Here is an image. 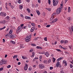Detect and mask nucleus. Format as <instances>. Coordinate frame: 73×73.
Masks as SVG:
<instances>
[{
    "mask_svg": "<svg viewBox=\"0 0 73 73\" xmlns=\"http://www.w3.org/2000/svg\"><path fill=\"white\" fill-rule=\"evenodd\" d=\"M58 4V0H53V5L54 7L57 6Z\"/></svg>",
    "mask_w": 73,
    "mask_h": 73,
    "instance_id": "obj_1",
    "label": "nucleus"
},
{
    "mask_svg": "<svg viewBox=\"0 0 73 73\" xmlns=\"http://www.w3.org/2000/svg\"><path fill=\"white\" fill-rule=\"evenodd\" d=\"M31 35H30V36H27V37L25 38V41L26 42H28L30 41V39L31 38Z\"/></svg>",
    "mask_w": 73,
    "mask_h": 73,
    "instance_id": "obj_2",
    "label": "nucleus"
},
{
    "mask_svg": "<svg viewBox=\"0 0 73 73\" xmlns=\"http://www.w3.org/2000/svg\"><path fill=\"white\" fill-rule=\"evenodd\" d=\"M62 9L61 8H58L57 9L56 11V13L57 15H58V14H60V12H61V11L62 10Z\"/></svg>",
    "mask_w": 73,
    "mask_h": 73,
    "instance_id": "obj_3",
    "label": "nucleus"
},
{
    "mask_svg": "<svg viewBox=\"0 0 73 73\" xmlns=\"http://www.w3.org/2000/svg\"><path fill=\"white\" fill-rule=\"evenodd\" d=\"M23 27H21V26H19L18 27V29L17 30V31H18V32H21V29H23Z\"/></svg>",
    "mask_w": 73,
    "mask_h": 73,
    "instance_id": "obj_4",
    "label": "nucleus"
},
{
    "mask_svg": "<svg viewBox=\"0 0 73 73\" xmlns=\"http://www.w3.org/2000/svg\"><path fill=\"white\" fill-rule=\"evenodd\" d=\"M0 15L1 16L5 17L6 16V13L3 12H1L0 13Z\"/></svg>",
    "mask_w": 73,
    "mask_h": 73,
    "instance_id": "obj_5",
    "label": "nucleus"
},
{
    "mask_svg": "<svg viewBox=\"0 0 73 73\" xmlns=\"http://www.w3.org/2000/svg\"><path fill=\"white\" fill-rule=\"evenodd\" d=\"M39 66L40 69H43V68H45V66L42 64H39Z\"/></svg>",
    "mask_w": 73,
    "mask_h": 73,
    "instance_id": "obj_6",
    "label": "nucleus"
},
{
    "mask_svg": "<svg viewBox=\"0 0 73 73\" xmlns=\"http://www.w3.org/2000/svg\"><path fill=\"white\" fill-rule=\"evenodd\" d=\"M10 37L11 38H12V39L15 38L16 37V35L11 34Z\"/></svg>",
    "mask_w": 73,
    "mask_h": 73,
    "instance_id": "obj_7",
    "label": "nucleus"
},
{
    "mask_svg": "<svg viewBox=\"0 0 73 73\" xmlns=\"http://www.w3.org/2000/svg\"><path fill=\"white\" fill-rule=\"evenodd\" d=\"M57 20H58V19L56 18L55 19H54L53 21H52V23H54L55 22H56L57 21Z\"/></svg>",
    "mask_w": 73,
    "mask_h": 73,
    "instance_id": "obj_8",
    "label": "nucleus"
},
{
    "mask_svg": "<svg viewBox=\"0 0 73 73\" xmlns=\"http://www.w3.org/2000/svg\"><path fill=\"white\" fill-rule=\"evenodd\" d=\"M24 69L25 70H27V69H28V64H25V65L24 67Z\"/></svg>",
    "mask_w": 73,
    "mask_h": 73,
    "instance_id": "obj_9",
    "label": "nucleus"
},
{
    "mask_svg": "<svg viewBox=\"0 0 73 73\" xmlns=\"http://www.w3.org/2000/svg\"><path fill=\"white\" fill-rule=\"evenodd\" d=\"M63 63L64 64H65L64 65V66H67V63L66 62V61L65 60H64L63 61Z\"/></svg>",
    "mask_w": 73,
    "mask_h": 73,
    "instance_id": "obj_10",
    "label": "nucleus"
},
{
    "mask_svg": "<svg viewBox=\"0 0 73 73\" xmlns=\"http://www.w3.org/2000/svg\"><path fill=\"white\" fill-rule=\"evenodd\" d=\"M25 19H27L28 20H31V18L30 17L26 16H25Z\"/></svg>",
    "mask_w": 73,
    "mask_h": 73,
    "instance_id": "obj_11",
    "label": "nucleus"
},
{
    "mask_svg": "<svg viewBox=\"0 0 73 73\" xmlns=\"http://www.w3.org/2000/svg\"><path fill=\"white\" fill-rule=\"evenodd\" d=\"M59 65H60V62L58 61L56 62V67L58 68L59 66Z\"/></svg>",
    "mask_w": 73,
    "mask_h": 73,
    "instance_id": "obj_12",
    "label": "nucleus"
},
{
    "mask_svg": "<svg viewBox=\"0 0 73 73\" xmlns=\"http://www.w3.org/2000/svg\"><path fill=\"white\" fill-rule=\"evenodd\" d=\"M23 5H19V9H23Z\"/></svg>",
    "mask_w": 73,
    "mask_h": 73,
    "instance_id": "obj_13",
    "label": "nucleus"
},
{
    "mask_svg": "<svg viewBox=\"0 0 73 73\" xmlns=\"http://www.w3.org/2000/svg\"><path fill=\"white\" fill-rule=\"evenodd\" d=\"M45 54L46 57H48L49 56V53L48 52H46Z\"/></svg>",
    "mask_w": 73,
    "mask_h": 73,
    "instance_id": "obj_14",
    "label": "nucleus"
},
{
    "mask_svg": "<svg viewBox=\"0 0 73 73\" xmlns=\"http://www.w3.org/2000/svg\"><path fill=\"white\" fill-rule=\"evenodd\" d=\"M36 12L37 13L38 15H40V12L38 10H37L36 11Z\"/></svg>",
    "mask_w": 73,
    "mask_h": 73,
    "instance_id": "obj_15",
    "label": "nucleus"
},
{
    "mask_svg": "<svg viewBox=\"0 0 73 73\" xmlns=\"http://www.w3.org/2000/svg\"><path fill=\"white\" fill-rule=\"evenodd\" d=\"M34 30H35V28L33 27H32L30 29V31L32 32H33V31H34Z\"/></svg>",
    "mask_w": 73,
    "mask_h": 73,
    "instance_id": "obj_16",
    "label": "nucleus"
},
{
    "mask_svg": "<svg viewBox=\"0 0 73 73\" xmlns=\"http://www.w3.org/2000/svg\"><path fill=\"white\" fill-rule=\"evenodd\" d=\"M33 54L31 55V57H35V52H33L32 53Z\"/></svg>",
    "mask_w": 73,
    "mask_h": 73,
    "instance_id": "obj_17",
    "label": "nucleus"
},
{
    "mask_svg": "<svg viewBox=\"0 0 73 73\" xmlns=\"http://www.w3.org/2000/svg\"><path fill=\"white\" fill-rule=\"evenodd\" d=\"M7 62H0V64L1 65H3V64H7Z\"/></svg>",
    "mask_w": 73,
    "mask_h": 73,
    "instance_id": "obj_18",
    "label": "nucleus"
},
{
    "mask_svg": "<svg viewBox=\"0 0 73 73\" xmlns=\"http://www.w3.org/2000/svg\"><path fill=\"white\" fill-rule=\"evenodd\" d=\"M54 17H53L52 16L51 17L50 19V21H52V20H53V19Z\"/></svg>",
    "mask_w": 73,
    "mask_h": 73,
    "instance_id": "obj_19",
    "label": "nucleus"
},
{
    "mask_svg": "<svg viewBox=\"0 0 73 73\" xmlns=\"http://www.w3.org/2000/svg\"><path fill=\"white\" fill-rule=\"evenodd\" d=\"M64 53L65 54H67L68 55H69V54H70V53H69V52H68L67 51H65Z\"/></svg>",
    "mask_w": 73,
    "mask_h": 73,
    "instance_id": "obj_20",
    "label": "nucleus"
},
{
    "mask_svg": "<svg viewBox=\"0 0 73 73\" xmlns=\"http://www.w3.org/2000/svg\"><path fill=\"white\" fill-rule=\"evenodd\" d=\"M27 10L29 13H31V10H30L29 9L27 8Z\"/></svg>",
    "mask_w": 73,
    "mask_h": 73,
    "instance_id": "obj_21",
    "label": "nucleus"
},
{
    "mask_svg": "<svg viewBox=\"0 0 73 73\" xmlns=\"http://www.w3.org/2000/svg\"><path fill=\"white\" fill-rule=\"evenodd\" d=\"M68 42V41L67 40H64V44H67Z\"/></svg>",
    "mask_w": 73,
    "mask_h": 73,
    "instance_id": "obj_22",
    "label": "nucleus"
},
{
    "mask_svg": "<svg viewBox=\"0 0 73 73\" xmlns=\"http://www.w3.org/2000/svg\"><path fill=\"white\" fill-rule=\"evenodd\" d=\"M43 62L44 64H46L47 63H48V61L46 60H44L43 61Z\"/></svg>",
    "mask_w": 73,
    "mask_h": 73,
    "instance_id": "obj_23",
    "label": "nucleus"
},
{
    "mask_svg": "<svg viewBox=\"0 0 73 73\" xmlns=\"http://www.w3.org/2000/svg\"><path fill=\"white\" fill-rule=\"evenodd\" d=\"M17 57H18V55H14L13 56V58L15 59V58H17Z\"/></svg>",
    "mask_w": 73,
    "mask_h": 73,
    "instance_id": "obj_24",
    "label": "nucleus"
},
{
    "mask_svg": "<svg viewBox=\"0 0 73 73\" xmlns=\"http://www.w3.org/2000/svg\"><path fill=\"white\" fill-rule=\"evenodd\" d=\"M31 45L32 46H36V44H35L31 43Z\"/></svg>",
    "mask_w": 73,
    "mask_h": 73,
    "instance_id": "obj_25",
    "label": "nucleus"
},
{
    "mask_svg": "<svg viewBox=\"0 0 73 73\" xmlns=\"http://www.w3.org/2000/svg\"><path fill=\"white\" fill-rule=\"evenodd\" d=\"M33 69V68L32 67H29V70L30 71H31V70H32Z\"/></svg>",
    "mask_w": 73,
    "mask_h": 73,
    "instance_id": "obj_26",
    "label": "nucleus"
},
{
    "mask_svg": "<svg viewBox=\"0 0 73 73\" xmlns=\"http://www.w3.org/2000/svg\"><path fill=\"white\" fill-rule=\"evenodd\" d=\"M5 26H4L2 28H0V31H1V30H3V29H5Z\"/></svg>",
    "mask_w": 73,
    "mask_h": 73,
    "instance_id": "obj_27",
    "label": "nucleus"
},
{
    "mask_svg": "<svg viewBox=\"0 0 73 73\" xmlns=\"http://www.w3.org/2000/svg\"><path fill=\"white\" fill-rule=\"evenodd\" d=\"M11 36V34L10 35V34L8 33L6 35V36H9L10 37V36Z\"/></svg>",
    "mask_w": 73,
    "mask_h": 73,
    "instance_id": "obj_28",
    "label": "nucleus"
},
{
    "mask_svg": "<svg viewBox=\"0 0 73 73\" xmlns=\"http://www.w3.org/2000/svg\"><path fill=\"white\" fill-rule=\"evenodd\" d=\"M63 58L62 57H60L58 58V59H57V61H60V60H61V59H62Z\"/></svg>",
    "mask_w": 73,
    "mask_h": 73,
    "instance_id": "obj_29",
    "label": "nucleus"
},
{
    "mask_svg": "<svg viewBox=\"0 0 73 73\" xmlns=\"http://www.w3.org/2000/svg\"><path fill=\"white\" fill-rule=\"evenodd\" d=\"M56 15V13H54L52 15V16H53V17H55V15Z\"/></svg>",
    "mask_w": 73,
    "mask_h": 73,
    "instance_id": "obj_30",
    "label": "nucleus"
},
{
    "mask_svg": "<svg viewBox=\"0 0 73 73\" xmlns=\"http://www.w3.org/2000/svg\"><path fill=\"white\" fill-rule=\"evenodd\" d=\"M56 50H57L58 51V52H62V51L60 50V49H56Z\"/></svg>",
    "mask_w": 73,
    "mask_h": 73,
    "instance_id": "obj_31",
    "label": "nucleus"
},
{
    "mask_svg": "<svg viewBox=\"0 0 73 73\" xmlns=\"http://www.w3.org/2000/svg\"><path fill=\"white\" fill-rule=\"evenodd\" d=\"M10 42H11L12 44H15V42L14 41L11 40Z\"/></svg>",
    "mask_w": 73,
    "mask_h": 73,
    "instance_id": "obj_32",
    "label": "nucleus"
},
{
    "mask_svg": "<svg viewBox=\"0 0 73 73\" xmlns=\"http://www.w3.org/2000/svg\"><path fill=\"white\" fill-rule=\"evenodd\" d=\"M68 12H70V7H69L68 8Z\"/></svg>",
    "mask_w": 73,
    "mask_h": 73,
    "instance_id": "obj_33",
    "label": "nucleus"
},
{
    "mask_svg": "<svg viewBox=\"0 0 73 73\" xmlns=\"http://www.w3.org/2000/svg\"><path fill=\"white\" fill-rule=\"evenodd\" d=\"M18 3L19 4H21V0H18Z\"/></svg>",
    "mask_w": 73,
    "mask_h": 73,
    "instance_id": "obj_34",
    "label": "nucleus"
},
{
    "mask_svg": "<svg viewBox=\"0 0 73 73\" xmlns=\"http://www.w3.org/2000/svg\"><path fill=\"white\" fill-rule=\"evenodd\" d=\"M13 32V31H12V30H11L9 32V33H10V34H11V33H12V32Z\"/></svg>",
    "mask_w": 73,
    "mask_h": 73,
    "instance_id": "obj_35",
    "label": "nucleus"
},
{
    "mask_svg": "<svg viewBox=\"0 0 73 73\" xmlns=\"http://www.w3.org/2000/svg\"><path fill=\"white\" fill-rule=\"evenodd\" d=\"M60 5L61 6H60V8H61L62 9V7H63L62 6H63V4L61 3L60 4Z\"/></svg>",
    "mask_w": 73,
    "mask_h": 73,
    "instance_id": "obj_36",
    "label": "nucleus"
},
{
    "mask_svg": "<svg viewBox=\"0 0 73 73\" xmlns=\"http://www.w3.org/2000/svg\"><path fill=\"white\" fill-rule=\"evenodd\" d=\"M51 62V59H49L48 61V64H49V63H50Z\"/></svg>",
    "mask_w": 73,
    "mask_h": 73,
    "instance_id": "obj_37",
    "label": "nucleus"
},
{
    "mask_svg": "<svg viewBox=\"0 0 73 73\" xmlns=\"http://www.w3.org/2000/svg\"><path fill=\"white\" fill-rule=\"evenodd\" d=\"M48 3L49 5H50V3H51V1L50 0H48Z\"/></svg>",
    "mask_w": 73,
    "mask_h": 73,
    "instance_id": "obj_38",
    "label": "nucleus"
},
{
    "mask_svg": "<svg viewBox=\"0 0 73 73\" xmlns=\"http://www.w3.org/2000/svg\"><path fill=\"white\" fill-rule=\"evenodd\" d=\"M70 65L71 68H73V65L72 64H70Z\"/></svg>",
    "mask_w": 73,
    "mask_h": 73,
    "instance_id": "obj_39",
    "label": "nucleus"
},
{
    "mask_svg": "<svg viewBox=\"0 0 73 73\" xmlns=\"http://www.w3.org/2000/svg\"><path fill=\"white\" fill-rule=\"evenodd\" d=\"M31 25L33 27H34V26L35 25V24L33 23H31Z\"/></svg>",
    "mask_w": 73,
    "mask_h": 73,
    "instance_id": "obj_40",
    "label": "nucleus"
},
{
    "mask_svg": "<svg viewBox=\"0 0 73 73\" xmlns=\"http://www.w3.org/2000/svg\"><path fill=\"white\" fill-rule=\"evenodd\" d=\"M50 25H46V27L47 28H49V27H50Z\"/></svg>",
    "mask_w": 73,
    "mask_h": 73,
    "instance_id": "obj_41",
    "label": "nucleus"
},
{
    "mask_svg": "<svg viewBox=\"0 0 73 73\" xmlns=\"http://www.w3.org/2000/svg\"><path fill=\"white\" fill-rule=\"evenodd\" d=\"M11 67V65H9L7 66V68H10Z\"/></svg>",
    "mask_w": 73,
    "mask_h": 73,
    "instance_id": "obj_42",
    "label": "nucleus"
},
{
    "mask_svg": "<svg viewBox=\"0 0 73 73\" xmlns=\"http://www.w3.org/2000/svg\"><path fill=\"white\" fill-rule=\"evenodd\" d=\"M23 26H24V24H22L21 25L20 27H21V28H23Z\"/></svg>",
    "mask_w": 73,
    "mask_h": 73,
    "instance_id": "obj_43",
    "label": "nucleus"
},
{
    "mask_svg": "<svg viewBox=\"0 0 73 73\" xmlns=\"http://www.w3.org/2000/svg\"><path fill=\"white\" fill-rule=\"evenodd\" d=\"M44 40H45V41H47V38H46V37H45L44 38Z\"/></svg>",
    "mask_w": 73,
    "mask_h": 73,
    "instance_id": "obj_44",
    "label": "nucleus"
},
{
    "mask_svg": "<svg viewBox=\"0 0 73 73\" xmlns=\"http://www.w3.org/2000/svg\"><path fill=\"white\" fill-rule=\"evenodd\" d=\"M64 40H61L60 41V42L61 44H62L63 43H64Z\"/></svg>",
    "mask_w": 73,
    "mask_h": 73,
    "instance_id": "obj_45",
    "label": "nucleus"
},
{
    "mask_svg": "<svg viewBox=\"0 0 73 73\" xmlns=\"http://www.w3.org/2000/svg\"><path fill=\"white\" fill-rule=\"evenodd\" d=\"M5 8L6 10H9V8L5 6Z\"/></svg>",
    "mask_w": 73,
    "mask_h": 73,
    "instance_id": "obj_46",
    "label": "nucleus"
},
{
    "mask_svg": "<svg viewBox=\"0 0 73 73\" xmlns=\"http://www.w3.org/2000/svg\"><path fill=\"white\" fill-rule=\"evenodd\" d=\"M53 62H54L55 61H56V59L54 58H53Z\"/></svg>",
    "mask_w": 73,
    "mask_h": 73,
    "instance_id": "obj_47",
    "label": "nucleus"
},
{
    "mask_svg": "<svg viewBox=\"0 0 73 73\" xmlns=\"http://www.w3.org/2000/svg\"><path fill=\"white\" fill-rule=\"evenodd\" d=\"M47 10L48 11H49V12H50V11H51V9L50 8H48L47 9Z\"/></svg>",
    "mask_w": 73,
    "mask_h": 73,
    "instance_id": "obj_48",
    "label": "nucleus"
},
{
    "mask_svg": "<svg viewBox=\"0 0 73 73\" xmlns=\"http://www.w3.org/2000/svg\"><path fill=\"white\" fill-rule=\"evenodd\" d=\"M53 69V67H50V70H52V69Z\"/></svg>",
    "mask_w": 73,
    "mask_h": 73,
    "instance_id": "obj_49",
    "label": "nucleus"
},
{
    "mask_svg": "<svg viewBox=\"0 0 73 73\" xmlns=\"http://www.w3.org/2000/svg\"><path fill=\"white\" fill-rule=\"evenodd\" d=\"M67 19L68 20H69V21H70V20H71L70 18V17H68L67 18Z\"/></svg>",
    "mask_w": 73,
    "mask_h": 73,
    "instance_id": "obj_50",
    "label": "nucleus"
},
{
    "mask_svg": "<svg viewBox=\"0 0 73 73\" xmlns=\"http://www.w3.org/2000/svg\"><path fill=\"white\" fill-rule=\"evenodd\" d=\"M27 2H28V3L30 1V0H25Z\"/></svg>",
    "mask_w": 73,
    "mask_h": 73,
    "instance_id": "obj_51",
    "label": "nucleus"
},
{
    "mask_svg": "<svg viewBox=\"0 0 73 73\" xmlns=\"http://www.w3.org/2000/svg\"><path fill=\"white\" fill-rule=\"evenodd\" d=\"M3 70V68H0V71H1V70Z\"/></svg>",
    "mask_w": 73,
    "mask_h": 73,
    "instance_id": "obj_52",
    "label": "nucleus"
},
{
    "mask_svg": "<svg viewBox=\"0 0 73 73\" xmlns=\"http://www.w3.org/2000/svg\"><path fill=\"white\" fill-rule=\"evenodd\" d=\"M2 62H5L4 60H2Z\"/></svg>",
    "mask_w": 73,
    "mask_h": 73,
    "instance_id": "obj_53",
    "label": "nucleus"
},
{
    "mask_svg": "<svg viewBox=\"0 0 73 73\" xmlns=\"http://www.w3.org/2000/svg\"><path fill=\"white\" fill-rule=\"evenodd\" d=\"M20 16L21 17H24V16L22 14H21L20 15Z\"/></svg>",
    "mask_w": 73,
    "mask_h": 73,
    "instance_id": "obj_54",
    "label": "nucleus"
},
{
    "mask_svg": "<svg viewBox=\"0 0 73 73\" xmlns=\"http://www.w3.org/2000/svg\"><path fill=\"white\" fill-rule=\"evenodd\" d=\"M31 25H28V28H31Z\"/></svg>",
    "mask_w": 73,
    "mask_h": 73,
    "instance_id": "obj_55",
    "label": "nucleus"
},
{
    "mask_svg": "<svg viewBox=\"0 0 73 73\" xmlns=\"http://www.w3.org/2000/svg\"><path fill=\"white\" fill-rule=\"evenodd\" d=\"M11 8H12V9H13V8H14V7H13V6L11 5Z\"/></svg>",
    "mask_w": 73,
    "mask_h": 73,
    "instance_id": "obj_56",
    "label": "nucleus"
},
{
    "mask_svg": "<svg viewBox=\"0 0 73 73\" xmlns=\"http://www.w3.org/2000/svg\"><path fill=\"white\" fill-rule=\"evenodd\" d=\"M41 0H38V1L39 3H41V1H40Z\"/></svg>",
    "mask_w": 73,
    "mask_h": 73,
    "instance_id": "obj_57",
    "label": "nucleus"
},
{
    "mask_svg": "<svg viewBox=\"0 0 73 73\" xmlns=\"http://www.w3.org/2000/svg\"><path fill=\"white\" fill-rule=\"evenodd\" d=\"M42 56H40L39 57L40 59H41L42 58Z\"/></svg>",
    "mask_w": 73,
    "mask_h": 73,
    "instance_id": "obj_58",
    "label": "nucleus"
},
{
    "mask_svg": "<svg viewBox=\"0 0 73 73\" xmlns=\"http://www.w3.org/2000/svg\"><path fill=\"white\" fill-rule=\"evenodd\" d=\"M28 58H27V57H26V56H25L24 59H27Z\"/></svg>",
    "mask_w": 73,
    "mask_h": 73,
    "instance_id": "obj_59",
    "label": "nucleus"
},
{
    "mask_svg": "<svg viewBox=\"0 0 73 73\" xmlns=\"http://www.w3.org/2000/svg\"><path fill=\"white\" fill-rule=\"evenodd\" d=\"M3 24H5V21H3Z\"/></svg>",
    "mask_w": 73,
    "mask_h": 73,
    "instance_id": "obj_60",
    "label": "nucleus"
},
{
    "mask_svg": "<svg viewBox=\"0 0 73 73\" xmlns=\"http://www.w3.org/2000/svg\"><path fill=\"white\" fill-rule=\"evenodd\" d=\"M39 48H40V46H36V48L38 49H39Z\"/></svg>",
    "mask_w": 73,
    "mask_h": 73,
    "instance_id": "obj_61",
    "label": "nucleus"
},
{
    "mask_svg": "<svg viewBox=\"0 0 73 73\" xmlns=\"http://www.w3.org/2000/svg\"><path fill=\"white\" fill-rule=\"evenodd\" d=\"M3 42H5V39H3Z\"/></svg>",
    "mask_w": 73,
    "mask_h": 73,
    "instance_id": "obj_62",
    "label": "nucleus"
},
{
    "mask_svg": "<svg viewBox=\"0 0 73 73\" xmlns=\"http://www.w3.org/2000/svg\"><path fill=\"white\" fill-rule=\"evenodd\" d=\"M6 19H9V17L7 16L6 17Z\"/></svg>",
    "mask_w": 73,
    "mask_h": 73,
    "instance_id": "obj_63",
    "label": "nucleus"
},
{
    "mask_svg": "<svg viewBox=\"0 0 73 73\" xmlns=\"http://www.w3.org/2000/svg\"><path fill=\"white\" fill-rule=\"evenodd\" d=\"M61 73H65L63 71H60Z\"/></svg>",
    "mask_w": 73,
    "mask_h": 73,
    "instance_id": "obj_64",
    "label": "nucleus"
}]
</instances>
